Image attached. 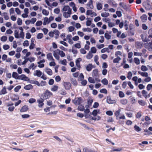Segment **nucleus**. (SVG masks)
I'll use <instances>...</instances> for the list:
<instances>
[{
    "instance_id": "5701e85b",
    "label": "nucleus",
    "mask_w": 152,
    "mask_h": 152,
    "mask_svg": "<svg viewBox=\"0 0 152 152\" xmlns=\"http://www.w3.org/2000/svg\"><path fill=\"white\" fill-rule=\"evenodd\" d=\"M50 23L49 20L48 18L47 17H45L44 18V20L43 22V25H45L47 24H48Z\"/></svg>"
},
{
    "instance_id": "1a4fd4ad",
    "label": "nucleus",
    "mask_w": 152,
    "mask_h": 152,
    "mask_svg": "<svg viewBox=\"0 0 152 152\" xmlns=\"http://www.w3.org/2000/svg\"><path fill=\"white\" fill-rule=\"evenodd\" d=\"M87 8L88 9H92L94 8L93 5V1L92 0H90L89 2L86 4Z\"/></svg>"
},
{
    "instance_id": "c85d7f7f",
    "label": "nucleus",
    "mask_w": 152,
    "mask_h": 152,
    "mask_svg": "<svg viewBox=\"0 0 152 152\" xmlns=\"http://www.w3.org/2000/svg\"><path fill=\"white\" fill-rule=\"evenodd\" d=\"M59 63L64 65H66L67 64V62L66 60L64 59L62 60H61L59 62Z\"/></svg>"
},
{
    "instance_id": "8fccbe9b",
    "label": "nucleus",
    "mask_w": 152,
    "mask_h": 152,
    "mask_svg": "<svg viewBox=\"0 0 152 152\" xmlns=\"http://www.w3.org/2000/svg\"><path fill=\"white\" fill-rule=\"evenodd\" d=\"M2 48L4 50H7L10 48V46L8 45L5 44L3 45Z\"/></svg>"
},
{
    "instance_id": "0e129e2a",
    "label": "nucleus",
    "mask_w": 152,
    "mask_h": 152,
    "mask_svg": "<svg viewBox=\"0 0 152 152\" xmlns=\"http://www.w3.org/2000/svg\"><path fill=\"white\" fill-rule=\"evenodd\" d=\"M36 65H35L34 63L31 64L29 66L30 69H34L36 67Z\"/></svg>"
},
{
    "instance_id": "338daca9",
    "label": "nucleus",
    "mask_w": 152,
    "mask_h": 152,
    "mask_svg": "<svg viewBox=\"0 0 152 152\" xmlns=\"http://www.w3.org/2000/svg\"><path fill=\"white\" fill-rule=\"evenodd\" d=\"M75 47L78 49H80L81 48V46L80 45V42H79V43H76L74 45Z\"/></svg>"
},
{
    "instance_id": "20e7f679",
    "label": "nucleus",
    "mask_w": 152,
    "mask_h": 152,
    "mask_svg": "<svg viewBox=\"0 0 152 152\" xmlns=\"http://www.w3.org/2000/svg\"><path fill=\"white\" fill-rule=\"evenodd\" d=\"M86 14V15L90 16L92 17L96 16L97 15L96 12L90 10H87Z\"/></svg>"
},
{
    "instance_id": "c9c22d12",
    "label": "nucleus",
    "mask_w": 152,
    "mask_h": 152,
    "mask_svg": "<svg viewBox=\"0 0 152 152\" xmlns=\"http://www.w3.org/2000/svg\"><path fill=\"white\" fill-rule=\"evenodd\" d=\"M93 56V55L90 52H89L86 56V58L88 59H90L92 58Z\"/></svg>"
},
{
    "instance_id": "39448f33",
    "label": "nucleus",
    "mask_w": 152,
    "mask_h": 152,
    "mask_svg": "<svg viewBox=\"0 0 152 152\" xmlns=\"http://www.w3.org/2000/svg\"><path fill=\"white\" fill-rule=\"evenodd\" d=\"M59 50L57 49L53 52V55L55 58L57 60H59L60 59Z\"/></svg>"
},
{
    "instance_id": "603ef678",
    "label": "nucleus",
    "mask_w": 152,
    "mask_h": 152,
    "mask_svg": "<svg viewBox=\"0 0 152 152\" xmlns=\"http://www.w3.org/2000/svg\"><path fill=\"white\" fill-rule=\"evenodd\" d=\"M104 46V44H98L96 45V47L99 49L103 48Z\"/></svg>"
},
{
    "instance_id": "393cba45",
    "label": "nucleus",
    "mask_w": 152,
    "mask_h": 152,
    "mask_svg": "<svg viewBox=\"0 0 152 152\" xmlns=\"http://www.w3.org/2000/svg\"><path fill=\"white\" fill-rule=\"evenodd\" d=\"M7 93V91L6 89L5 86L3 87L2 89L1 90L0 93V95L5 94Z\"/></svg>"
},
{
    "instance_id": "cd10ccee",
    "label": "nucleus",
    "mask_w": 152,
    "mask_h": 152,
    "mask_svg": "<svg viewBox=\"0 0 152 152\" xmlns=\"http://www.w3.org/2000/svg\"><path fill=\"white\" fill-rule=\"evenodd\" d=\"M98 70L97 69H94L92 72V75L94 76H96L98 74Z\"/></svg>"
},
{
    "instance_id": "6ab92c4d",
    "label": "nucleus",
    "mask_w": 152,
    "mask_h": 152,
    "mask_svg": "<svg viewBox=\"0 0 152 152\" xmlns=\"http://www.w3.org/2000/svg\"><path fill=\"white\" fill-rule=\"evenodd\" d=\"M107 102L108 104H113L115 102V101L112 100L110 96H108L107 97Z\"/></svg>"
},
{
    "instance_id": "2eb2a0df",
    "label": "nucleus",
    "mask_w": 152,
    "mask_h": 152,
    "mask_svg": "<svg viewBox=\"0 0 152 152\" xmlns=\"http://www.w3.org/2000/svg\"><path fill=\"white\" fill-rule=\"evenodd\" d=\"M58 89V86L54 85L52 86L50 88V90L53 92H56L57 91Z\"/></svg>"
},
{
    "instance_id": "ddd939ff",
    "label": "nucleus",
    "mask_w": 152,
    "mask_h": 152,
    "mask_svg": "<svg viewBox=\"0 0 152 152\" xmlns=\"http://www.w3.org/2000/svg\"><path fill=\"white\" fill-rule=\"evenodd\" d=\"M45 62V60L44 59H42L38 62L37 63L38 64V67L39 68H41L44 67V64L43 63Z\"/></svg>"
},
{
    "instance_id": "4468645a",
    "label": "nucleus",
    "mask_w": 152,
    "mask_h": 152,
    "mask_svg": "<svg viewBox=\"0 0 152 152\" xmlns=\"http://www.w3.org/2000/svg\"><path fill=\"white\" fill-rule=\"evenodd\" d=\"M44 71L48 75L50 76H51L53 75L52 71L48 68H46L44 69Z\"/></svg>"
},
{
    "instance_id": "c03bdc74",
    "label": "nucleus",
    "mask_w": 152,
    "mask_h": 152,
    "mask_svg": "<svg viewBox=\"0 0 152 152\" xmlns=\"http://www.w3.org/2000/svg\"><path fill=\"white\" fill-rule=\"evenodd\" d=\"M88 80V82L91 83H94L95 82V80L94 78L91 77H89Z\"/></svg>"
},
{
    "instance_id": "4d7b16f0",
    "label": "nucleus",
    "mask_w": 152,
    "mask_h": 152,
    "mask_svg": "<svg viewBox=\"0 0 152 152\" xmlns=\"http://www.w3.org/2000/svg\"><path fill=\"white\" fill-rule=\"evenodd\" d=\"M122 53L120 51H117L115 52V55L116 57L118 56H122Z\"/></svg>"
},
{
    "instance_id": "3c124183",
    "label": "nucleus",
    "mask_w": 152,
    "mask_h": 152,
    "mask_svg": "<svg viewBox=\"0 0 152 152\" xmlns=\"http://www.w3.org/2000/svg\"><path fill=\"white\" fill-rule=\"evenodd\" d=\"M102 83L104 85H107L108 84V81L106 78H104L101 81Z\"/></svg>"
},
{
    "instance_id": "79ce46f5",
    "label": "nucleus",
    "mask_w": 152,
    "mask_h": 152,
    "mask_svg": "<svg viewBox=\"0 0 152 152\" xmlns=\"http://www.w3.org/2000/svg\"><path fill=\"white\" fill-rule=\"evenodd\" d=\"M0 39L2 42H5L7 41V37L5 36H3L1 37Z\"/></svg>"
},
{
    "instance_id": "9b49d317",
    "label": "nucleus",
    "mask_w": 152,
    "mask_h": 152,
    "mask_svg": "<svg viewBox=\"0 0 152 152\" xmlns=\"http://www.w3.org/2000/svg\"><path fill=\"white\" fill-rule=\"evenodd\" d=\"M28 107L27 105H24L23 106L20 110V112L23 113L26 112L28 110Z\"/></svg>"
},
{
    "instance_id": "f8f14e48",
    "label": "nucleus",
    "mask_w": 152,
    "mask_h": 152,
    "mask_svg": "<svg viewBox=\"0 0 152 152\" xmlns=\"http://www.w3.org/2000/svg\"><path fill=\"white\" fill-rule=\"evenodd\" d=\"M42 74V73L40 70H37L34 71L33 75L34 76H37L38 77H40Z\"/></svg>"
},
{
    "instance_id": "49530a36",
    "label": "nucleus",
    "mask_w": 152,
    "mask_h": 152,
    "mask_svg": "<svg viewBox=\"0 0 152 152\" xmlns=\"http://www.w3.org/2000/svg\"><path fill=\"white\" fill-rule=\"evenodd\" d=\"M82 30L84 32H91L92 31L91 28H84L82 29Z\"/></svg>"
},
{
    "instance_id": "a878e982",
    "label": "nucleus",
    "mask_w": 152,
    "mask_h": 152,
    "mask_svg": "<svg viewBox=\"0 0 152 152\" xmlns=\"http://www.w3.org/2000/svg\"><path fill=\"white\" fill-rule=\"evenodd\" d=\"M138 73L143 77H146L148 76V74L147 72H141L140 71H139L138 72Z\"/></svg>"
},
{
    "instance_id": "4c0bfd02",
    "label": "nucleus",
    "mask_w": 152,
    "mask_h": 152,
    "mask_svg": "<svg viewBox=\"0 0 152 152\" xmlns=\"http://www.w3.org/2000/svg\"><path fill=\"white\" fill-rule=\"evenodd\" d=\"M96 48L94 47H93L91 48L90 52L91 53H96Z\"/></svg>"
},
{
    "instance_id": "dca6fc26",
    "label": "nucleus",
    "mask_w": 152,
    "mask_h": 152,
    "mask_svg": "<svg viewBox=\"0 0 152 152\" xmlns=\"http://www.w3.org/2000/svg\"><path fill=\"white\" fill-rule=\"evenodd\" d=\"M101 113L99 109H97L94 110L92 113V114L94 116H96L97 114H99Z\"/></svg>"
},
{
    "instance_id": "052dcab7",
    "label": "nucleus",
    "mask_w": 152,
    "mask_h": 152,
    "mask_svg": "<svg viewBox=\"0 0 152 152\" xmlns=\"http://www.w3.org/2000/svg\"><path fill=\"white\" fill-rule=\"evenodd\" d=\"M84 107L83 106L80 105L78 107V109L80 111H83L84 110Z\"/></svg>"
},
{
    "instance_id": "a211bd4d",
    "label": "nucleus",
    "mask_w": 152,
    "mask_h": 152,
    "mask_svg": "<svg viewBox=\"0 0 152 152\" xmlns=\"http://www.w3.org/2000/svg\"><path fill=\"white\" fill-rule=\"evenodd\" d=\"M47 58L49 61H54L51 53H48L46 55Z\"/></svg>"
},
{
    "instance_id": "f704fd0d",
    "label": "nucleus",
    "mask_w": 152,
    "mask_h": 152,
    "mask_svg": "<svg viewBox=\"0 0 152 152\" xmlns=\"http://www.w3.org/2000/svg\"><path fill=\"white\" fill-rule=\"evenodd\" d=\"M35 46V45L34 43V41H33L32 39L31 40V43L29 47V48L30 50H32L33 49Z\"/></svg>"
},
{
    "instance_id": "6e6d98bb",
    "label": "nucleus",
    "mask_w": 152,
    "mask_h": 152,
    "mask_svg": "<svg viewBox=\"0 0 152 152\" xmlns=\"http://www.w3.org/2000/svg\"><path fill=\"white\" fill-rule=\"evenodd\" d=\"M120 102L122 104L125 105L127 104L128 101L127 99H123L121 100Z\"/></svg>"
},
{
    "instance_id": "c756f323",
    "label": "nucleus",
    "mask_w": 152,
    "mask_h": 152,
    "mask_svg": "<svg viewBox=\"0 0 152 152\" xmlns=\"http://www.w3.org/2000/svg\"><path fill=\"white\" fill-rule=\"evenodd\" d=\"M19 99V97L18 95H14L11 97V99L12 101H15Z\"/></svg>"
},
{
    "instance_id": "f3484780",
    "label": "nucleus",
    "mask_w": 152,
    "mask_h": 152,
    "mask_svg": "<svg viewBox=\"0 0 152 152\" xmlns=\"http://www.w3.org/2000/svg\"><path fill=\"white\" fill-rule=\"evenodd\" d=\"M64 86L66 89L68 90L70 89L71 84L69 82H64Z\"/></svg>"
},
{
    "instance_id": "37998d69",
    "label": "nucleus",
    "mask_w": 152,
    "mask_h": 152,
    "mask_svg": "<svg viewBox=\"0 0 152 152\" xmlns=\"http://www.w3.org/2000/svg\"><path fill=\"white\" fill-rule=\"evenodd\" d=\"M104 37L107 39H109L111 38V35L107 32V31L105 33Z\"/></svg>"
},
{
    "instance_id": "0eeeda50",
    "label": "nucleus",
    "mask_w": 152,
    "mask_h": 152,
    "mask_svg": "<svg viewBox=\"0 0 152 152\" xmlns=\"http://www.w3.org/2000/svg\"><path fill=\"white\" fill-rule=\"evenodd\" d=\"M22 53L25 55L24 57V58H26L29 56L31 54V53L30 52L28 51V50L26 49H24L22 51Z\"/></svg>"
},
{
    "instance_id": "69168bd1",
    "label": "nucleus",
    "mask_w": 152,
    "mask_h": 152,
    "mask_svg": "<svg viewBox=\"0 0 152 152\" xmlns=\"http://www.w3.org/2000/svg\"><path fill=\"white\" fill-rule=\"evenodd\" d=\"M29 45V42L28 40L25 41L23 43V45L24 47H28Z\"/></svg>"
},
{
    "instance_id": "423d86ee",
    "label": "nucleus",
    "mask_w": 152,
    "mask_h": 152,
    "mask_svg": "<svg viewBox=\"0 0 152 152\" xmlns=\"http://www.w3.org/2000/svg\"><path fill=\"white\" fill-rule=\"evenodd\" d=\"M7 106L8 107V110L10 111H13L15 107L13 106V104L11 103H9L7 104Z\"/></svg>"
},
{
    "instance_id": "a18cd8bd",
    "label": "nucleus",
    "mask_w": 152,
    "mask_h": 152,
    "mask_svg": "<svg viewBox=\"0 0 152 152\" xmlns=\"http://www.w3.org/2000/svg\"><path fill=\"white\" fill-rule=\"evenodd\" d=\"M141 69L143 71H146L148 70V68L145 66L142 65L141 67Z\"/></svg>"
},
{
    "instance_id": "680f3d73",
    "label": "nucleus",
    "mask_w": 152,
    "mask_h": 152,
    "mask_svg": "<svg viewBox=\"0 0 152 152\" xmlns=\"http://www.w3.org/2000/svg\"><path fill=\"white\" fill-rule=\"evenodd\" d=\"M134 130L137 132H140L141 130V128L138 126L137 125H135L134 126Z\"/></svg>"
},
{
    "instance_id": "7c9ffc66",
    "label": "nucleus",
    "mask_w": 152,
    "mask_h": 152,
    "mask_svg": "<svg viewBox=\"0 0 152 152\" xmlns=\"http://www.w3.org/2000/svg\"><path fill=\"white\" fill-rule=\"evenodd\" d=\"M142 22H145L147 19V17L145 15H143L141 17Z\"/></svg>"
},
{
    "instance_id": "5fc2aeb1",
    "label": "nucleus",
    "mask_w": 152,
    "mask_h": 152,
    "mask_svg": "<svg viewBox=\"0 0 152 152\" xmlns=\"http://www.w3.org/2000/svg\"><path fill=\"white\" fill-rule=\"evenodd\" d=\"M139 104L142 106H144L145 104V102L143 100H140L138 101Z\"/></svg>"
},
{
    "instance_id": "e433bc0d",
    "label": "nucleus",
    "mask_w": 152,
    "mask_h": 152,
    "mask_svg": "<svg viewBox=\"0 0 152 152\" xmlns=\"http://www.w3.org/2000/svg\"><path fill=\"white\" fill-rule=\"evenodd\" d=\"M121 60V58L119 57L118 56L116 58L113 59V62L114 63H118Z\"/></svg>"
},
{
    "instance_id": "774afa93",
    "label": "nucleus",
    "mask_w": 152,
    "mask_h": 152,
    "mask_svg": "<svg viewBox=\"0 0 152 152\" xmlns=\"http://www.w3.org/2000/svg\"><path fill=\"white\" fill-rule=\"evenodd\" d=\"M146 78L144 79V81L146 82H148L151 81V78L150 77H148V76L147 77H146Z\"/></svg>"
},
{
    "instance_id": "473e14b6",
    "label": "nucleus",
    "mask_w": 152,
    "mask_h": 152,
    "mask_svg": "<svg viewBox=\"0 0 152 152\" xmlns=\"http://www.w3.org/2000/svg\"><path fill=\"white\" fill-rule=\"evenodd\" d=\"M33 88L31 84L27 85L24 87V88L27 90L32 89Z\"/></svg>"
},
{
    "instance_id": "72a5a7b5",
    "label": "nucleus",
    "mask_w": 152,
    "mask_h": 152,
    "mask_svg": "<svg viewBox=\"0 0 152 152\" xmlns=\"http://www.w3.org/2000/svg\"><path fill=\"white\" fill-rule=\"evenodd\" d=\"M19 76L15 72H13L12 74V77L16 79H18Z\"/></svg>"
},
{
    "instance_id": "58836bf2",
    "label": "nucleus",
    "mask_w": 152,
    "mask_h": 152,
    "mask_svg": "<svg viewBox=\"0 0 152 152\" xmlns=\"http://www.w3.org/2000/svg\"><path fill=\"white\" fill-rule=\"evenodd\" d=\"M22 20L20 18H18L17 19V23L18 25L19 26H21L22 25Z\"/></svg>"
},
{
    "instance_id": "bb28decb",
    "label": "nucleus",
    "mask_w": 152,
    "mask_h": 152,
    "mask_svg": "<svg viewBox=\"0 0 152 152\" xmlns=\"http://www.w3.org/2000/svg\"><path fill=\"white\" fill-rule=\"evenodd\" d=\"M42 12L43 15L45 16H48L49 13V11L45 9H42Z\"/></svg>"
},
{
    "instance_id": "7ed1b4c3",
    "label": "nucleus",
    "mask_w": 152,
    "mask_h": 152,
    "mask_svg": "<svg viewBox=\"0 0 152 152\" xmlns=\"http://www.w3.org/2000/svg\"><path fill=\"white\" fill-rule=\"evenodd\" d=\"M37 20V19L35 18H33L30 20H27L25 22V24L26 25H29L30 24H34Z\"/></svg>"
},
{
    "instance_id": "a19ab883",
    "label": "nucleus",
    "mask_w": 152,
    "mask_h": 152,
    "mask_svg": "<svg viewBox=\"0 0 152 152\" xmlns=\"http://www.w3.org/2000/svg\"><path fill=\"white\" fill-rule=\"evenodd\" d=\"M110 15V14L108 12H102L101 14V16L102 17H107Z\"/></svg>"
},
{
    "instance_id": "412c9836",
    "label": "nucleus",
    "mask_w": 152,
    "mask_h": 152,
    "mask_svg": "<svg viewBox=\"0 0 152 152\" xmlns=\"http://www.w3.org/2000/svg\"><path fill=\"white\" fill-rule=\"evenodd\" d=\"M145 47L148 49L149 51L152 50V45L150 42L145 44Z\"/></svg>"
},
{
    "instance_id": "9d476101",
    "label": "nucleus",
    "mask_w": 152,
    "mask_h": 152,
    "mask_svg": "<svg viewBox=\"0 0 152 152\" xmlns=\"http://www.w3.org/2000/svg\"><path fill=\"white\" fill-rule=\"evenodd\" d=\"M73 101L75 105L79 104L82 102V100L81 98H76Z\"/></svg>"
},
{
    "instance_id": "6e6552de",
    "label": "nucleus",
    "mask_w": 152,
    "mask_h": 152,
    "mask_svg": "<svg viewBox=\"0 0 152 152\" xmlns=\"http://www.w3.org/2000/svg\"><path fill=\"white\" fill-rule=\"evenodd\" d=\"M18 79L22 80L24 81H28L29 80V78L23 74L19 76Z\"/></svg>"
},
{
    "instance_id": "b1692460",
    "label": "nucleus",
    "mask_w": 152,
    "mask_h": 152,
    "mask_svg": "<svg viewBox=\"0 0 152 152\" xmlns=\"http://www.w3.org/2000/svg\"><path fill=\"white\" fill-rule=\"evenodd\" d=\"M86 44L84 46V48L87 50H88L90 48L89 45H90V43L89 41H86Z\"/></svg>"
},
{
    "instance_id": "f257e3e1",
    "label": "nucleus",
    "mask_w": 152,
    "mask_h": 152,
    "mask_svg": "<svg viewBox=\"0 0 152 152\" xmlns=\"http://www.w3.org/2000/svg\"><path fill=\"white\" fill-rule=\"evenodd\" d=\"M63 15L65 18H68L70 17L72 14V9L69 6H64L62 9Z\"/></svg>"
},
{
    "instance_id": "bf43d9fd",
    "label": "nucleus",
    "mask_w": 152,
    "mask_h": 152,
    "mask_svg": "<svg viewBox=\"0 0 152 152\" xmlns=\"http://www.w3.org/2000/svg\"><path fill=\"white\" fill-rule=\"evenodd\" d=\"M30 115L28 114H25L22 115L21 117L23 119L28 118L30 117Z\"/></svg>"
},
{
    "instance_id": "2f4dec72",
    "label": "nucleus",
    "mask_w": 152,
    "mask_h": 152,
    "mask_svg": "<svg viewBox=\"0 0 152 152\" xmlns=\"http://www.w3.org/2000/svg\"><path fill=\"white\" fill-rule=\"evenodd\" d=\"M87 21L86 22V25L87 26H90L91 24V20L90 18H87Z\"/></svg>"
},
{
    "instance_id": "4be33fe9",
    "label": "nucleus",
    "mask_w": 152,
    "mask_h": 152,
    "mask_svg": "<svg viewBox=\"0 0 152 152\" xmlns=\"http://www.w3.org/2000/svg\"><path fill=\"white\" fill-rule=\"evenodd\" d=\"M87 71L88 72L91 71L93 68V65L91 64H88L86 67Z\"/></svg>"
},
{
    "instance_id": "aec40b11",
    "label": "nucleus",
    "mask_w": 152,
    "mask_h": 152,
    "mask_svg": "<svg viewBox=\"0 0 152 152\" xmlns=\"http://www.w3.org/2000/svg\"><path fill=\"white\" fill-rule=\"evenodd\" d=\"M143 96L146 98L149 97L150 96V94H148L147 92L145 90H143L142 92Z\"/></svg>"
},
{
    "instance_id": "864d4df0",
    "label": "nucleus",
    "mask_w": 152,
    "mask_h": 152,
    "mask_svg": "<svg viewBox=\"0 0 152 152\" xmlns=\"http://www.w3.org/2000/svg\"><path fill=\"white\" fill-rule=\"evenodd\" d=\"M14 36L16 38H19V32L17 30L15 31L14 32Z\"/></svg>"
},
{
    "instance_id": "09e8293b",
    "label": "nucleus",
    "mask_w": 152,
    "mask_h": 152,
    "mask_svg": "<svg viewBox=\"0 0 152 152\" xmlns=\"http://www.w3.org/2000/svg\"><path fill=\"white\" fill-rule=\"evenodd\" d=\"M84 79V76L83 74L82 73H80V75L78 77V80H79V81L82 80Z\"/></svg>"
},
{
    "instance_id": "de8ad7c7",
    "label": "nucleus",
    "mask_w": 152,
    "mask_h": 152,
    "mask_svg": "<svg viewBox=\"0 0 152 152\" xmlns=\"http://www.w3.org/2000/svg\"><path fill=\"white\" fill-rule=\"evenodd\" d=\"M99 59L98 56L97 55H96L94 57V61L96 63L97 65H99V63L98 61V59Z\"/></svg>"
},
{
    "instance_id": "13d9d810",
    "label": "nucleus",
    "mask_w": 152,
    "mask_h": 152,
    "mask_svg": "<svg viewBox=\"0 0 152 152\" xmlns=\"http://www.w3.org/2000/svg\"><path fill=\"white\" fill-rule=\"evenodd\" d=\"M96 7L97 9L99 10H101L102 8V5L100 3H97Z\"/></svg>"
},
{
    "instance_id": "f03ea898",
    "label": "nucleus",
    "mask_w": 152,
    "mask_h": 152,
    "mask_svg": "<svg viewBox=\"0 0 152 152\" xmlns=\"http://www.w3.org/2000/svg\"><path fill=\"white\" fill-rule=\"evenodd\" d=\"M53 95V94L50 91L48 90H46L43 94V98L45 99H49Z\"/></svg>"
},
{
    "instance_id": "ea45409f",
    "label": "nucleus",
    "mask_w": 152,
    "mask_h": 152,
    "mask_svg": "<svg viewBox=\"0 0 152 152\" xmlns=\"http://www.w3.org/2000/svg\"><path fill=\"white\" fill-rule=\"evenodd\" d=\"M38 103V106L39 107H41L42 106L44 105V103L42 100H38L37 101Z\"/></svg>"
},
{
    "instance_id": "e2e57ef3",
    "label": "nucleus",
    "mask_w": 152,
    "mask_h": 152,
    "mask_svg": "<svg viewBox=\"0 0 152 152\" xmlns=\"http://www.w3.org/2000/svg\"><path fill=\"white\" fill-rule=\"evenodd\" d=\"M43 37V34L42 33H39L37 35V38L38 39H41Z\"/></svg>"
}]
</instances>
